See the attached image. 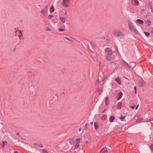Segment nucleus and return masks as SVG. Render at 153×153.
I'll return each instance as SVG.
<instances>
[{
	"mask_svg": "<svg viewBox=\"0 0 153 153\" xmlns=\"http://www.w3.org/2000/svg\"><path fill=\"white\" fill-rule=\"evenodd\" d=\"M136 21L140 24H142L143 23V21L142 20L137 19V20Z\"/></svg>",
	"mask_w": 153,
	"mask_h": 153,
	"instance_id": "nucleus-14",
	"label": "nucleus"
},
{
	"mask_svg": "<svg viewBox=\"0 0 153 153\" xmlns=\"http://www.w3.org/2000/svg\"><path fill=\"white\" fill-rule=\"evenodd\" d=\"M122 96H123V93H122V92H121L119 94V97H118L117 100H120Z\"/></svg>",
	"mask_w": 153,
	"mask_h": 153,
	"instance_id": "nucleus-16",
	"label": "nucleus"
},
{
	"mask_svg": "<svg viewBox=\"0 0 153 153\" xmlns=\"http://www.w3.org/2000/svg\"><path fill=\"white\" fill-rule=\"evenodd\" d=\"M94 126L96 130H97L99 127L98 123L97 122H95L94 123Z\"/></svg>",
	"mask_w": 153,
	"mask_h": 153,
	"instance_id": "nucleus-15",
	"label": "nucleus"
},
{
	"mask_svg": "<svg viewBox=\"0 0 153 153\" xmlns=\"http://www.w3.org/2000/svg\"><path fill=\"white\" fill-rule=\"evenodd\" d=\"M65 39H67V40H70L69 38H68L67 37H65Z\"/></svg>",
	"mask_w": 153,
	"mask_h": 153,
	"instance_id": "nucleus-38",
	"label": "nucleus"
},
{
	"mask_svg": "<svg viewBox=\"0 0 153 153\" xmlns=\"http://www.w3.org/2000/svg\"><path fill=\"white\" fill-rule=\"evenodd\" d=\"M123 65L129 68H130V65L126 62H123Z\"/></svg>",
	"mask_w": 153,
	"mask_h": 153,
	"instance_id": "nucleus-9",
	"label": "nucleus"
},
{
	"mask_svg": "<svg viewBox=\"0 0 153 153\" xmlns=\"http://www.w3.org/2000/svg\"><path fill=\"white\" fill-rule=\"evenodd\" d=\"M1 145L2 146L3 148L5 146V144L4 143H1Z\"/></svg>",
	"mask_w": 153,
	"mask_h": 153,
	"instance_id": "nucleus-39",
	"label": "nucleus"
},
{
	"mask_svg": "<svg viewBox=\"0 0 153 153\" xmlns=\"http://www.w3.org/2000/svg\"><path fill=\"white\" fill-rule=\"evenodd\" d=\"M59 19L62 23H65L66 20V18L62 17H60Z\"/></svg>",
	"mask_w": 153,
	"mask_h": 153,
	"instance_id": "nucleus-8",
	"label": "nucleus"
},
{
	"mask_svg": "<svg viewBox=\"0 0 153 153\" xmlns=\"http://www.w3.org/2000/svg\"><path fill=\"white\" fill-rule=\"evenodd\" d=\"M54 10V8L53 7V6H52L50 9V11L51 12H53Z\"/></svg>",
	"mask_w": 153,
	"mask_h": 153,
	"instance_id": "nucleus-18",
	"label": "nucleus"
},
{
	"mask_svg": "<svg viewBox=\"0 0 153 153\" xmlns=\"http://www.w3.org/2000/svg\"><path fill=\"white\" fill-rule=\"evenodd\" d=\"M151 10H152V12L153 13V9L152 8V6H151Z\"/></svg>",
	"mask_w": 153,
	"mask_h": 153,
	"instance_id": "nucleus-40",
	"label": "nucleus"
},
{
	"mask_svg": "<svg viewBox=\"0 0 153 153\" xmlns=\"http://www.w3.org/2000/svg\"><path fill=\"white\" fill-rule=\"evenodd\" d=\"M111 56V55L109 56L107 55L106 57V59L109 61H111L112 60V59Z\"/></svg>",
	"mask_w": 153,
	"mask_h": 153,
	"instance_id": "nucleus-13",
	"label": "nucleus"
},
{
	"mask_svg": "<svg viewBox=\"0 0 153 153\" xmlns=\"http://www.w3.org/2000/svg\"><path fill=\"white\" fill-rule=\"evenodd\" d=\"M20 36H20V35H19V37H20Z\"/></svg>",
	"mask_w": 153,
	"mask_h": 153,
	"instance_id": "nucleus-50",
	"label": "nucleus"
},
{
	"mask_svg": "<svg viewBox=\"0 0 153 153\" xmlns=\"http://www.w3.org/2000/svg\"><path fill=\"white\" fill-rule=\"evenodd\" d=\"M99 79H98L96 81V82H95V84L97 85L99 83Z\"/></svg>",
	"mask_w": 153,
	"mask_h": 153,
	"instance_id": "nucleus-28",
	"label": "nucleus"
},
{
	"mask_svg": "<svg viewBox=\"0 0 153 153\" xmlns=\"http://www.w3.org/2000/svg\"><path fill=\"white\" fill-rule=\"evenodd\" d=\"M80 141V138H79L76 140V143H79Z\"/></svg>",
	"mask_w": 153,
	"mask_h": 153,
	"instance_id": "nucleus-22",
	"label": "nucleus"
},
{
	"mask_svg": "<svg viewBox=\"0 0 153 153\" xmlns=\"http://www.w3.org/2000/svg\"><path fill=\"white\" fill-rule=\"evenodd\" d=\"M143 120V118H139V119H138L136 121L137 122H139L141 120Z\"/></svg>",
	"mask_w": 153,
	"mask_h": 153,
	"instance_id": "nucleus-29",
	"label": "nucleus"
},
{
	"mask_svg": "<svg viewBox=\"0 0 153 153\" xmlns=\"http://www.w3.org/2000/svg\"><path fill=\"white\" fill-rule=\"evenodd\" d=\"M135 94H137V90H136V91H135Z\"/></svg>",
	"mask_w": 153,
	"mask_h": 153,
	"instance_id": "nucleus-49",
	"label": "nucleus"
},
{
	"mask_svg": "<svg viewBox=\"0 0 153 153\" xmlns=\"http://www.w3.org/2000/svg\"><path fill=\"white\" fill-rule=\"evenodd\" d=\"M17 135H18L19 136V133H17Z\"/></svg>",
	"mask_w": 153,
	"mask_h": 153,
	"instance_id": "nucleus-46",
	"label": "nucleus"
},
{
	"mask_svg": "<svg viewBox=\"0 0 153 153\" xmlns=\"http://www.w3.org/2000/svg\"><path fill=\"white\" fill-rule=\"evenodd\" d=\"M139 105H138L137 106H136V109H137V108L139 106Z\"/></svg>",
	"mask_w": 153,
	"mask_h": 153,
	"instance_id": "nucleus-42",
	"label": "nucleus"
},
{
	"mask_svg": "<svg viewBox=\"0 0 153 153\" xmlns=\"http://www.w3.org/2000/svg\"><path fill=\"white\" fill-rule=\"evenodd\" d=\"M48 8L47 6H46L41 11V13L44 16H46L48 13Z\"/></svg>",
	"mask_w": 153,
	"mask_h": 153,
	"instance_id": "nucleus-3",
	"label": "nucleus"
},
{
	"mask_svg": "<svg viewBox=\"0 0 153 153\" xmlns=\"http://www.w3.org/2000/svg\"><path fill=\"white\" fill-rule=\"evenodd\" d=\"M131 107L132 109H134L135 107V105H133L131 106Z\"/></svg>",
	"mask_w": 153,
	"mask_h": 153,
	"instance_id": "nucleus-36",
	"label": "nucleus"
},
{
	"mask_svg": "<svg viewBox=\"0 0 153 153\" xmlns=\"http://www.w3.org/2000/svg\"><path fill=\"white\" fill-rule=\"evenodd\" d=\"M108 99H109V97H106L105 98V104H106V105H107L108 103Z\"/></svg>",
	"mask_w": 153,
	"mask_h": 153,
	"instance_id": "nucleus-21",
	"label": "nucleus"
},
{
	"mask_svg": "<svg viewBox=\"0 0 153 153\" xmlns=\"http://www.w3.org/2000/svg\"><path fill=\"white\" fill-rule=\"evenodd\" d=\"M91 123V125H93V122H91V123Z\"/></svg>",
	"mask_w": 153,
	"mask_h": 153,
	"instance_id": "nucleus-47",
	"label": "nucleus"
},
{
	"mask_svg": "<svg viewBox=\"0 0 153 153\" xmlns=\"http://www.w3.org/2000/svg\"><path fill=\"white\" fill-rule=\"evenodd\" d=\"M125 117H123V116H122L121 117H120V119L121 120V121H123V119Z\"/></svg>",
	"mask_w": 153,
	"mask_h": 153,
	"instance_id": "nucleus-32",
	"label": "nucleus"
},
{
	"mask_svg": "<svg viewBox=\"0 0 153 153\" xmlns=\"http://www.w3.org/2000/svg\"><path fill=\"white\" fill-rule=\"evenodd\" d=\"M153 120V118H152L151 119H150L148 120L147 121H146V122H149L150 121H151Z\"/></svg>",
	"mask_w": 153,
	"mask_h": 153,
	"instance_id": "nucleus-35",
	"label": "nucleus"
},
{
	"mask_svg": "<svg viewBox=\"0 0 153 153\" xmlns=\"http://www.w3.org/2000/svg\"><path fill=\"white\" fill-rule=\"evenodd\" d=\"M122 103L121 102H119L117 105V108L118 109H120L121 108Z\"/></svg>",
	"mask_w": 153,
	"mask_h": 153,
	"instance_id": "nucleus-12",
	"label": "nucleus"
},
{
	"mask_svg": "<svg viewBox=\"0 0 153 153\" xmlns=\"http://www.w3.org/2000/svg\"><path fill=\"white\" fill-rule=\"evenodd\" d=\"M113 33L114 36L116 37H119L120 38H123L125 36L124 34L119 30H114Z\"/></svg>",
	"mask_w": 153,
	"mask_h": 153,
	"instance_id": "nucleus-2",
	"label": "nucleus"
},
{
	"mask_svg": "<svg viewBox=\"0 0 153 153\" xmlns=\"http://www.w3.org/2000/svg\"><path fill=\"white\" fill-rule=\"evenodd\" d=\"M53 16V15H49L48 16V17L49 19H51Z\"/></svg>",
	"mask_w": 153,
	"mask_h": 153,
	"instance_id": "nucleus-31",
	"label": "nucleus"
},
{
	"mask_svg": "<svg viewBox=\"0 0 153 153\" xmlns=\"http://www.w3.org/2000/svg\"><path fill=\"white\" fill-rule=\"evenodd\" d=\"M128 27L131 31L135 33H138L137 30L134 27L133 23L130 20H128Z\"/></svg>",
	"mask_w": 153,
	"mask_h": 153,
	"instance_id": "nucleus-1",
	"label": "nucleus"
},
{
	"mask_svg": "<svg viewBox=\"0 0 153 153\" xmlns=\"http://www.w3.org/2000/svg\"><path fill=\"white\" fill-rule=\"evenodd\" d=\"M144 33H145V35L146 36H149V33L147 32H144Z\"/></svg>",
	"mask_w": 153,
	"mask_h": 153,
	"instance_id": "nucleus-26",
	"label": "nucleus"
},
{
	"mask_svg": "<svg viewBox=\"0 0 153 153\" xmlns=\"http://www.w3.org/2000/svg\"><path fill=\"white\" fill-rule=\"evenodd\" d=\"M99 90H100V89H98V91H99Z\"/></svg>",
	"mask_w": 153,
	"mask_h": 153,
	"instance_id": "nucleus-51",
	"label": "nucleus"
},
{
	"mask_svg": "<svg viewBox=\"0 0 153 153\" xmlns=\"http://www.w3.org/2000/svg\"><path fill=\"white\" fill-rule=\"evenodd\" d=\"M46 30L47 31H50L51 30V29L49 28V27H47L46 28Z\"/></svg>",
	"mask_w": 153,
	"mask_h": 153,
	"instance_id": "nucleus-33",
	"label": "nucleus"
},
{
	"mask_svg": "<svg viewBox=\"0 0 153 153\" xmlns=\"http://www.w3.org/2000/svg\"><path fill=\"white\" fill-rule=\"evenodd\" d=\"M74 143V140L73 139H70L69 140V143L71 145H73Z\"/></svg>",
	"mask_w": 153,
	"mask_h": 153,
	"instance_id": "nucleus-19",
	"label": "nucleus"
},
{
	"mask_svg": "<svg viewBox=\"0 0 153 153\" xmlns=\"http://www.w3.org/2000/svg\"><path fill=\"white\" fill-rule=\"evenodd\" d=\"M39 146L41 148H43L44 147L43 145L42 144H40L39 145Z\"/></svg>",
	"mask_w": 153,
	"mask_h": 153,
	"instance_id": "nucleus-37",
	"label": "nucleus"
},
{
	"mask_svg": "<svg viewBox=\"0 0 153 153\" xmlns=\"http://www.w3.org/2000/svg\"><path fill=\"white\" fill-rule=\"evenodd\" d=\"M106 78H104L102 79V82H105L106 81Z\"/></svg>",
	"mask_w": 153,
	"mask_h": 153,
	"instance_id": "nucleus-34",
	"label": "nucleus"
},
{
	"mask_svg": "<svg viewBox=\"0 0 153 153\" xmlns=\"http://www.w3.org/2000/svg\"><path fill=\"white\" fill-rule=\"evenodd\" d=\"M3 143L4 144L5 143H7V142L6 141H3Z\"/></svg>",
	"mask_w": 153,
	"mask_h": 153,
	"instance_id": "nucleus-45",
	"label": "nucleus"
},
{
	"mask_svg": "<svg viewBox=\"0 0 153 153\" xmlns=\"http://www.w3.org/2000/svg\"><path fill=\"white\" fill-rule=\"evenodd\" d=\"M60 32L64 31L65 30L64 29H58Z\"/></svg>",
	"mask_w": 153,
	"mask_h": 153,
	"instance_id": "nucleus-27",
	"label": "nucleus"
},
{
	"mask_svg": "<svg viewBox=\"0 0 153 153\" xmlns=\"http://www.w3.org/2000/svg\"><path fill=\"white\" fill-rule=\"evenodd\" d=\"M70 0H63L62 4L63 6L68 7L69 6L68 3L70 2Z\"/></svg>",
	"mask_w": 153,
	"mask_h": 153,
	"instance_id": "nucleus-4",
	"label": "nucleus"
},
{
	"mask_svg": "<svg viewBox=\"0 0 153 153\" xmlns=\"http://www.w3.org/2000/svg\"><path fill=\"white\" fill-rule=\"evenodd\" d=\"M115 80L119 84H120L121 83V80L118 78H116L115 79Z\"/></svg>",
	"mask_w": 153,
	"mask_h": 153,
	"instance_id": "nucleus-17",
	"label": "nucleus"
},
{
	"mask_svg": "<svg viewBox=\"0 0 153 153\" xmlns=\"http://www.w3.org/2000/svg\"><path fill=\"white\" fill-rule=\"evenodd\" d=\"M132 2L135 6H137L139 4V2L137 0H132Z\"/></svg>",
	"mask_w": 153,
	"mask_h": 153,
	"instance_id": "nucleus-7",
	"label": "nucleus"
},
{
	"mask_svg": "<svg viewBox=\"0 0 153 153\" xmlns=\"http://www.w3.org/2000/svg\"><path fill=\"white\" fill-rule=\"evenodd\" d=\"M114 116H111L110 117L109 120L110 122H112L114 121Z\"/></svg>",
	"mask_w": 153,
	"mask_h": 153,
	"instance_id": "nucleus-10",
	"label": "nucleus"
},
{
	"mask_svg": "<svg viewBox=\"0 0 153 153\" xmlns=\"http://www.w3.org/2000/svg\"><path fill=\"white\" fill-rule=\"evenodd\" d=\"M106 118H107V117H106V116L105 115H104L101 117V119H102L103 120H106Z\"/></svg>",
	"mask_w": 153,
	"mask_h": 153,
	"instance_id": "nucleus-20",
	"label": "nucleus"
},
{
	"mask_svg": "<svg viewBox=\"0 0 153 153\" xmlns=\"http://www.w3.org/2000/svg\"><path fill=\"white\" fill-rule=\"evenodd\" d=\"M14 153H19L17 151H15Z\"/></svg>",
	"mask_w": 153,
	"mask_h": 153,
	"instance_id": "nucleus-48",
	"label": "nucleus"
},
{
	"mask_svg": "<svg viewBox=\"0 0 153 153\" xmlns=\"http://www.w3.org/2000/svg\"><path fill=\"white\" fill-rule=\"evenodd\" d=\"M107 149L106 147L102 148L100 150V153H107Z\"/></svg>",
	"mask_w": 153,
	"mask_h": 153,
	"instance_id": "nucleus-6",
	"label": "nucleus"
},
{
	"mask_svg": "<svg viewBox=\"0 0 153 153\" xmlns=\"http://www.w3.org/2000/svg\"><path fill=\"white\" fill-rule=\"evenodd\" d=\"M79 146V144L78 143H76L75 145V148H77Z\"/></svg>",
	"mask_w": 153,
	"mask_h": 153,
	"instance_id": "nucleus-25",
	"label": "nucleus"
},
{
	"mask_svg": "<svg viewBox=\"0 0 153 153\" xmlns=\"http://www.w3.org/2000/svg\"><path fill=\"white\" fill-rule=\"evenodd\" d=\"M81 129H82V128H79V131H80L81 130Z\"/></svg>",
	"mask_w": 153,
	"mask_h": 153,
	"instance_id": "nucleus-43",
	"label": "nucleus"
},
{
	"mask_svg": "<svg viewBox=\"0 0 153 153\" xmlns=\"http://www.w3.org/2000/svg\"><path fill=\"white\" fill-rule=\"evenodd\" d=\"M42 151L44 153H48V151L45 149H43Z\"/></svg>",
	"mask_w": 153,
	"mask_h": 153,
	"instance_id": "nucleus-23",
	"label": "nucleus"
},
{
	"mask_svg": "<svg viewBox=\"0 0 153 153\" xmlns=\"http://www.w3.org/2000/svg\"><path fill=\"white\" fill-rule=\"evenodd\" d=\"M144 83V80L141 79L140 80V86L141 87H143V86Z\"/></svg>",
	"mask_w": 153,
	"mask_h": 153,
	"instance_id": "nucleus-11",
	"label": "nucleus"
},
{
	"mask_svg": "<svg viewBox=\"0 0 153 153\" xmlns=\"http://www.w3.org/2000/svg\"><path fill=\"white\" fill-rule=\"evenodd\" d=\"M88 126V123H86L85 125L84 128L86 129L87 128Z\"/></svg>",
	"mask_w": 153,
	"mask_h": 153,
	"instance_id": "nucleus-24",
	"label": "nucleus"
},
{
	"mask_svg": "<svg viewBox=\"0 0 153 153\" xmlns=\"http://www.w3.org/2000/svg\"><path fill=\"white\" fill-rule=\"evenodd\" d=\"M148 25H151V22H148Z\"/></svg>",
	"mask_w": 153,
	"mask_h": 153,
	"instance_id": "nucleus-41",
	"label": "nucleus"
},
{
	"mask_svg": "<svg viewBox=\"0 0 153 153\" xmlns=\"http://www.w3.org/2000/svg\"><path fill=\"white\" fill-rule=\"evenodd\" d=\"M150 148L152 151L153 152V144H152L150 146Z\"/></svg>",
	"mask_w": 153,
	"mask_h": 153,
	"instance_id": "nucleus-30",
	"label": "nucleus"
},
{
	"mask_svg": "<svg viewBox=\"0 0 153 153\" xmlns=\"http://www.w3.org/2000/svg\"><path fill=\"white\" fill-rule=\"evenodd\" d=\"M105 52L107 53V55H111L112 53V51L109 48H107L105 50Z\"/></svg>",
	"mask_w": 153,
	"mask_h": 153,
	"instance_id": "nucleus-5",
	"label": "nucleus"
},
{
	"mask_svg": "<svg viewBox=\"0 0 153 153\" xmlns=\"http://www.w3.org/2000/svg\"><path fill=\"white\" fill-rule=\"evenodd\" d=\"M134 89L135 90H136V86H135L134 87Z\"/></svg>",
	"mask_w": 153,
	"mask_h": 153,
	"instance_id": "nucleus-44",
	"label": "nucleus"
}]
</instances>
